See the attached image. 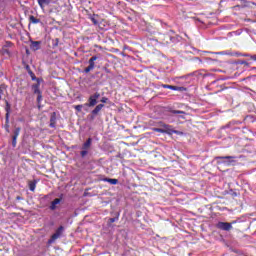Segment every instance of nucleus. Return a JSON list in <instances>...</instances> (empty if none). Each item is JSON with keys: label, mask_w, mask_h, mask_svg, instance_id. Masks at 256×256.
I'll list each match as a JSON object with an SVG mask.
<instances>
[{"label": "nucleus", "mask_w": 256, "mask_h": 256, "mask_svg": "<svg viewBox=\"0 0 256 256\" xmlns=\"http://www.w3.org/2000/svg\"><path fill=\"white\" fill-rule=\"evenodd\" d=\"M181 37L171 34H160L159 41L162 45H171V43H179Z\"/></svg>", "instance_id": "f257e3e1"}, {"label": "nucleus", "mask_w": 256, "mask_h": 256, "mask_svg": "<svg viewBox=\"0 0 256 256\" xmlns=\"http://www.w3.org/2000/svg\"><path fill=\"white\" fill-rule=\"evenodd\" d=\"M235 159V156H217L214 158V161H216L218 165H231L235 163Z\"/></svg>", "instance_id": "f03ea898"}, {"label": "nucleus", "mask_w": 256, "mask_h": 256, "mask_svg": "<svg viewBox=\"0 0 256 256\" xmlns=\"http://www.w3.org/2000/svg\"><path fill=\"white\" fill-rule=\"evenodd\" d=\"M91 145H93V138H88L83 144H82V151L80 152V157L82 159H85L87 155H89V150L91 149Z\"/></svg>", "instance_id": "7ed1b4c3"}, {"label": "nucleus", "mask_w": 256, "mask_h": 256, "mask_svg": "<svg viewBox=\"0 0 256 256\" xmlns=\"http://www.w3.org/2000/svg\"><path fill=\"white\" fill-rule=\"evenodd\" d=\"M160 126H162V129L164 130V134L166 135H183V132L174 130L173 126L169 124H165L163 122H160Z\"/></svg>", "instance_id": "20e7f679"}, {"label": "nucleus", "mask_w": 256, "mask_h": 256, "mask_svg": "<svg viewBox=\"0 0 256 256\" xmlns=\"http://www.w3.org/2000/svg\"><path fill=\"white\" fill-rule=\"evenodd\" d=\"M99 97H101V94L99 92H95L94 94L90 95L87 103L84 104V108L95 107V105H97V103H99V101H97V99H99Z\"/></svg>", "instance_id": "39448f33"}, {"label": "nucleus", "mask_w": 256, "mask_h": 256, "mask_svg": "<svg viewBox=\"0 0 256 256\" xmlns=\"http://www.w3.org/2000/svg\"><path fill=\"white\" fill-rule=\"evenodd\" d=\"M217 229H220L221 231H231L233 229V223L228 222H218L216 224Z\"/></svg>", "instance_id": "423d86ee"}, {"label": "nucleus", "mask_w": 256, "mask_h": 256, "mask_svg": "<svg viewBox=\"0 0 256 256\" xmlns=\"http://www.w3.org/2000/svg\"><path fill=\"white\" fill-rule=\"evenodd\" d=\"M65 228L63 226H60L56 232L51 236V238L48 240V243L52 244L54 241H57L61 235H63V230Z\"/></svg>", "instance_id": "0eeeda50"}, {"label": "nucleus", "mask_w": 256, "mask_h": 256, "mask_svg": "<svg viewBox=\"0 0 256 256\" xmlns=\"http://www.w3.org/2000/svg\"><path fill=\"white\" fill-rule=\"evenodd\" d=\"M103 107H105V104H98V105L91 111L90 119H91V120L95 119V117H97V116L99 115V112L101 111V109H103Z\"/></svg>", "instance_id": "6e6552de"}, {"label": "nucleus", "mask_w": 256, "mask_h": 256, "mask_svg": "<svg viewBox=\"0 0 256 256\" xmlns=\"http://www.w3.org/2000/svg\"><path fill=\"white\" fill-rule=\"evenodd\" d=\"M30 49L32 51H39L41 49V41H30Z\"/></svg>", "instance_id": "1a4fd4ad"}, {"label": "nucleus", "mask_w": 256, "mask_h": 256, "mask_svg": "<svg viewBox=\"0 0 256 256\" xmlns=\"http://www.w3.org/2000/svg\"><path fill=\"white\" fill-rule=\"evenodd\" d=\"M41 81L43 80H38L36 84L32 85V91L34 95H38L41 93V89H39L41 87Z\"/></svg>", "instance_id": "9d476101"}, {"label": "nucleus", "mask_w": 256, "mask_h": 256, "mask_svg": "<svg viewBox=\"0 0 256 256\" xmlns=\"http://www.w3.org/2000/svg\"><path fill=\"white\" fill-rule=\"evenodd\" d=\"M163 89H171V91H183V87H178V86H173L169 84H163L162 85Z\"/></svg>", "instance_id": "9b49d317"}, {"label": "nucleus", "mask_w": 256, "mask_h": 256, "mask_svg": "<svg viewBox=\"0 0 256 256\" xmlns=\"http://www.w3.org/2000/svg\"><path fill=\"white\" fill-rule=\"evenodd\" d=\"M61 203V198H56L54 201L51 202V205L49 207L50 211H55L57 209V206Z\"/></svg>", "instance_id": "f8f14e48"}, {"label": "nucleus", "mask_w": 256, "mask_h": 256, "mask_svg": "<svg viewBox=\"0 0 256 256\" xmlns=\"http://www.w3.org/2000/svg\"><path fill=\"white\" fill-rule=\"evenodd\" d=\"M40 9H45L47 5L51 4V0H37Z\"/></svg>", "instance_id": "ddd939ff"}, {"label": "nucleus", "mask_w": 256, "mask_h": 256, "mask_svg": "<svg viewBox=\"0 0 256 256\" xmlns=\"http://www.w3.org/2000/svg\"><path fill=\"white\" fill-rule=\"evenodd\" d=\"M97 59H99V56L95 55V56H92L89 61H88V67L92 68V69H95V62L97 61Z\"/></svg>", "instance_id": "4468645a"}, {"label": "nucleus", "mask_w": 256, "mask_h": 256, "mask_svg": "<svg viewBox=\"0 0 256 256\" xmlns=\"http://www.w3.org/2000/svg\"><path fill=\"white\" fill-rule=\"evenodd\" d=\"M168 111H169V113H171L172 115H180L181 119H184L183 115H185V111L173 110V109H169Z\"/></svg>", "instance_id": "2eb2a0df"}, {"label": "nucleus", "mask_w": 256, "mask_h": 256, "mask_svg": "<svg viewBox=\"0 0 256 256\" xmlns=\"http://www.w3.org/2000/svg\"><path fill=\"white\" fill-rule=\"evenodd\" d=\"M6 106H5V111H6V115L5 117H7V119H9L10 115H11V104L9 103V101H5Z\"/></svg>", "instance_id": "dca6fc26"}, {"label": "nucleus", "mask_w": 256, "mask_h": 256, "mask_svg": "<svg viewBox=\"0 0 256 256\" xmlns=\"http://www.w3.org/2000/svg\"><path fill=\"white\" fill-rule=\"evenodd\" d=\"M103 181L105 183H110V185H117V183H119V180L115 178H104Z\"/></svg>", "instance_id": "f3484780"}, {"label": "nucleus", "mask_w": 256, "mask_h": 256, "mask_svg": "<svg viewBox=\"0 0 256 256\" xmlns=\"http://www.w3.org/2000/svg\"><path fill=\"white\" fill-rule=\"evenodd\" d=\"M232 65H245V67H249V62L245 60H236L232 62Z\"/></svg>", "instance_id": "a211bd4d"}, {"label": "nucleus", "mask_w": 256, "mask_h": 256, "mask_svg": "<svg viewBox=\"0 0 256 256\" xmlns=\"http://www.w3.org/2000/svg\"><path fill=\"white\" fill-rule=\"evenodd\" d=\"M29 22L33 23V25H37V23H41V20L39 18H36L35 16L31 15L29 17Z\"/></svg>", "instance_id": "6ab92c4d"}, {"label": "nucleus", "mask_w": 256, "mask_h": 256, "mask_svg": "<svg viewBox=\"0 0 256 256\" xmlns=\"http://www.w3.org/2000/svg\"><path fill=\"white\" fill-rule=\"evenodd\" d=\"M37 187V180H33L29 182V190L34 192Z\"/></svg>", "instance_id": "aec40b11"}, {"label": "nucleus", "mask_w": 256, "mask_h": 256, "mask_svg": "<svg viewBox=\"0 0 256 256\" xmlns=\"http://www.w3.org/2000/svg\"><path fill=\"white\" fill-rule=\"evenodd\" d=\"M57 120V118L55 117V113H53V115L50 118V127L52 129H55V121Z\"/></svg>", "instance_id": "412c9836"}, {"label": "nucleus", "mask_w": 256, "mask_h": 256, "mask_svg": "<svg viewBox=\"0 0 256 256\" xmlns=\"http://www.w3.org/2000/svg\"><path fill=\"white\" fill-rule=\"evenodd\" d=\"M97 15H91L89 19L92 21L93 25H99V21L97 20Z\"/></svg>", "instance_id": "4be33fe9"}, {"label": "nucleus", "mask_w": 256, "mask_h": 256, "mask_svg": "<svg viewBox=\"0 0 256 256\" xmlns=\"http://www.w3.org/2000/svg\"><path fill=\"white\" fill-rule=\"evenodd\" d=\"M32 79V81H39L42 80L41 78H37V76H35V73H33V71H29L28 73Z\"/></svg>", "instance_id": "5701e85b"}, {"label": "nucleus", "mask_w": 256, "mask_h": 256, "mask_svg": "<svg viewBox=\"0 0 256 256\" xmlns=\"http://www.w3.org/2000/svg\"><path fill=\"white\" fill-rule=\"evenodd\" d=\"M242 57H250V59H252V61H256V54L251 55L248 53H242Z\"/></svg>", "instance_id": "b1692460"}, {"label": "nucleus", "mask_w": 256, "mask_h": 256, "mask_svg": "<svg viewBox=\"0 0 256 256\" xmlns=\"http://www.w3.org/2000/svg\"><path fill=\"white\" fill-rule=\"evenodd\" d=\"M4 129L7 133H9V118L7 120V117H5V125H4Z\"/></svg>", "instance_id": "393cba45"}, {"label": "nucleus", "mask_w": 256, "mask_h": 256, "mask_svg": "<svg viewBox=\"0 0 256 256\" xmlns=\"http://www.w3.org/2000/svg\"><path fill=\"white\" fill-rule=\"evenodd\" d=\"M83 107H85V104L84 105H82V104L76 105V106H74V109L76 111H78L79 113H81V111L83 110Z\"/></svg>", "instance_id": "a878e982"}, {"label": "nucleus", "mask_w": 256, "mask_h": 256, "mask_svg": "<svg viewBox=\"0 0 256 256\" xmlns=\"http://www.w3.org/2000/svg\"><path fill=\"white\" fill-rule=\"evenodd\" d=\"M19 133H21V128H15V130H14V134H13V137H19Z\"/></svg>", "instance_id": "bb28decb"}, {"label": "nucleus", "mask_w": 256, "mask_h": 256, "mask_svg": "<svg viewBox=\"0 0 256 256\" xmlns=\"http://www.w3.org/2000/svg\"><path fill=\"white\" fill-rule=\"evenodd\" d=\"M153 131H155V133H163V134H165V130L163 128H153Z\"/></svg>", "instance_id": "cd10ccee"}, {"label": "nucleus", "mask_w": 256, "mask_h": 256, "mask_svg": "<svg viewBox=\"0 0 256 256\" xmlns=\"http://www.w3.org/2000/svg\"><path fill=\"white\" fill-rule=\"evenodd\" d=\"M115 221H119V213H117L116 217L109 219L110 223H115Z\"/></svg>", "instance_id": "c85d7f7f"}, {"label": "nucleus", "mask_w": 256, "mask_h": 256, "mask_svg": "<svg viewBox=\"0 0 256 256\" xmlns=\"http://www.w3.org/2000/svg\"><path fill=\"white\" fill-rule=\"evenodd\" d=\"M12 147H17V137L12 136Z\"/></svg>", "instance_id": "c756f323"}, {"label": "nucleus", "mask_w": 256, "mask_h": 256, "mask_svg": "<svg viewBox=\"0 0 256 256\" xmlns=\"http://www.w3.org/2000/svg\"><path fill=\"white\" fill-rule=\"evenodd\" d=\"M37 103H41L43 101V95L42 93L40 92V94H37Z\"/></svg>", "instance_id": "7c9ffc66"}, {"label": "nucleus", "mask_w": 256, "mask_h": 256, "mask_svg": "<svg viewBox=\"0 0 256 256\" xmlns=\"http://www.w3.org/2000/svg\"><path fill=\"white\" fill-rule=\"evenodd\" d=\"M58 46H59V38H56L54 40L53 47H58Z\"/></svg>", "instance_id": "2f4dec72"}, {"label": "nucleus", "mask_w": 256, "mask_h": 256, "mask_svg": "<svg viewBox=\"0 0 256 256\" xmlns=\"http://www.w3.org/2000/svg\"><path fill=\"white\" fill-rule=\"evenodd\" d=\"M232 55H234V57H243V53L241 52H235Z\"/></svg>", "instance_id": "473e14b6"}, {"label": "nucleus", "mask_w": 256, "mask_h": 256, "mask_svg": "<svg viewBox=\"0 0 256 256\" xmlns=\"http://www.w3.org/2000/svg\"><path fill=\"white\" fill-rule=\"evenodd\" d=\"M228 125H241V121H232Z\"/></svg>", "instance_id": "72a5a7b5"}, {"label": "nucleus", "mask_w": 256, "mask_h": 256, "mask_svg": "<svg viewBox=\"0 0 256 256\" xmlns=\"http://www.w3.org/2000/svg\"><path fill=\"white\" fill-rule=\"evenodd\" d=\"M91 71H93V69L89 66L84 69V73H91Z\"/></svg>", "instance_id": "f704fd0d"}, {"label": "nucleus", "mask_w": 256, "mask_h": 256, "mask_svg": "<svg viewBox=\"0 0 256 256\" xmlns=\"http://www.w3.org/2000/svg\"><path fill=\"white\" fill-rule=\"evenodd\" d=\"M100 101H101V103H107V101H109V98L102 97Z\"/></svg>", "instance_id": "c9c22d12"}, {"label": "nucleus", "mask_w": 256, "mask_h": 256, "mask_svg": "<svg viewBox=\"0 0 256 256\" xmlns=\"http://www.w3.org/2000/svg\"><path fill=\"white\" fill-rule=\"evenodd\" d=\"M47 199H49V195H44L40 201L43 202V201H47Z\"/></svg>", "instance_id": "e433bc0d"}, {"label": "nucleus", "mask_w": 256, "mask_h": 256, "mask_svg": "<svg viewBox=\"0 0 256 256\" xmlns=\"http://www.w3.org/2000/svg\"><path fill=\"white\" fill-rule=\"evenodd\" d=\"M25 69H26V71L29 73V71H32L31 70V67L29 66V65H27L26 67H25Z\"/></svg>", "instance_id": "4c0bfd02"}, {"label": "nucleus", "mask_w": 256, "mask_h": 256, "mask_svg": "<svg viewBox=\"0 0 256 256\" xmlns=\"http://www.w3.org/2000/svg\"><path fill=\"white\" fill-rule=\"evenodd\" d=\"M16 200H17V201H23V197L17 196V197H16Z\"/></svg>", "instance_id": "58836bf2"}, {"label": "nucleus", "mask_w": 256, "mask_h": 256, "mask_svg": "<svg viewBox=\"0 0 256 256\" xmlns=\"http://www.w3.org/2000/svg\"><path fill=\"white\" fill-rule=\"evenodd\" d=\"M230 223H232V225H235V223H237V220H234V221H232Z\"/></svg>", "instance_id": "ea45409f"}, {"label": "nucleus", "mask_w": 256, "mask_h": 256, "mask_svg": "<svg viewBox=\"0 0 256 256\" xmlns=\"http://www.w3.org/2000/svg\"><path fill=\"white\" fill-rule=\"evenodd\" d=\"M181 79H185V76H182Z\"/></svg>", "instance_id": "a19ab883"}, {"label": "nucleus", "mask_w": 256, "mask_h": 256, "mask_svg": "<svg viewBox=\"0 0 256 256\" xmlns=\"http://www.w3.org/2000/svg\"><path fill=\"white\" fill-rule=\"evenodd\" d=\"M8 45H11V42H8Z\"/></svg>", "instance_id": "79ce46f5"}, {"label": "nucleus", "mask_w": 256, "mask_h": 256, "mask_svg": "<svg viewBox=\"0 0 256 256\" xmlns=\"http://www.w3.org/2000/svg\"><path fill=\"white\" fill-rule=\"evenodd\" d=\"M8 45H11V42H8Z\"/></svg>", "instance_id": "37998d69"}, {"label": "nucleus", "mask_w": 256, "mask_h": 256, "mask_svg": "<svg viewBox=\"0 0 256 256\" xmlns=\"http://www.w3.org/2000/svg\"><path fill=\"white\" fill-rule=\"evenodd\" d=\"M124 49H127V46H125Z\"/></svg>", "instance_id": "c03bdc74"}]
</instances>
